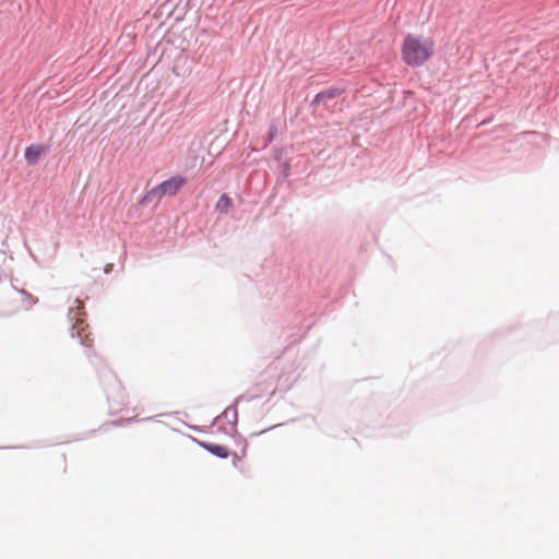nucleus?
I'll list each match as a JSON object with an SVG mask.
<instances>
[{
	"mask_svg": "<svg viewBox=\"0 0 559 559\" xmlns=\"http://www.w3.org/2000/svg\"><path fill=\"white\" fill-rule=\"evenodd\" d=\"M401 53L407 66L420 67L435 53V41L429 37L408 34L403 40Z\"/></svg>",
	"mask_w": 559,
	"mask_h": 559,
	"instance_id": "obj_1",
	"label": "nucleus"
},
{
	"mask_svg": "<svg viewBox=\"0 0 559 559\" xmlns=\"http://www.w3.org/2000/svg\"><path fill=\"white\" fill-rule=\"evenodd\" d=\"M186 178L181 176H176L159 183L154 189V192L159 193L162 197L175 195L186 185Z\"/></svg>",
	"mask_w": 559,
	"mask_h": 559,
	"instance_id": "obj_2",
	"label": "nucleus"
},
{
	"mask_svg": "<svg viewBox=\"0 0 559 559\" xmlns=\"http://www.w3.org/2000/svg\"><path fill=\"white\" fill-rule=\"evenodd\" d=\"M43 153H45V148L43 146L32 144L25 148V159L28 164L35 165Z\"/></svg>",
	"mask_w": 559,
	"mask_h": 559,
	"instance_id": "obj_3",
	"label": "nucleus"
},
{
	"mask_svg": "<svg viewBox=\"0 0 559 559\" xmlns=\"http://www.w3.org/2000/svg\"><path fill=\"white\" fill-rule=\"evenodd\" d=\"M83 321L80 318H76V324L73 326V331H76L78 336L82 340V344L85 346H92L93 340L90 338V335L85 333L83 335V332L85 329L82 326Z\"/></svg>",
	"mask_w": 559,
	"mask_h": 559,
	"instance_id": "obj_4",
	"label": "nucleus"
},
{
	"mask_svg": "<svg viewBox=\"0 0 559 559\" xmlns=\"http://www.w3.org/2000/svg\"><path fill=\"white\" fill-rule=\"evenodd\" d=\"M233 206V201L227 194H222L216 203V210L219 213H227Z\"/></svg>",
	"mask_w": 559,
	"mask_h": 559,
	"instance_id": "obj_5",
	"label": "nucleus"
},
{
	"mask_svg": "<svg viewBox=\"0 0 559 559\" xmlns=\"http://www.w3.org/2000/svg\"><path fill=\"white\" fill-rule=\"evenodd\" d=\"M338 94L340 93L337 90H329V91L321 92V93L317 94V96L314 97L313 104H319V103L323 102L324 99L334 98Z\"/></svg>",
	"mask_w": 559,
	"mask_h": 559,
	"instance_id": "obj_6",
	"label": "nucleus"
},
{
	"mask_svg": "<svg viewBox=\"0 0 559 559\" xmlns=\"http://www.w3.org/2000/svg\"><path fill=\"white\" fill-rule=\"evenodd\" d=\"M207 449L215 455L226 459L228 456V450L223 445H210Z\"/></svg>",
	"mask_w": 559,
	"mask_h": 559,
	"instance_id": "obj_7",
	"label": "nucleus"
},
{
	"mask_svg": "<svg viewBox=\"0 0 559 559\" xmlns=\"http://www.w3.org/2000/svg\"><path fill=\"white\" fill-rule=\"evenodd\" d=\"M75 302L78 304V307H76L78 310L83 309V304L79 299H76Z\"/></svg>",
	"mask_w": 559,
	"mask_h": 559,
	"instance_id": "obj_8",
	"label": "nucleus"
}]
</instances>
